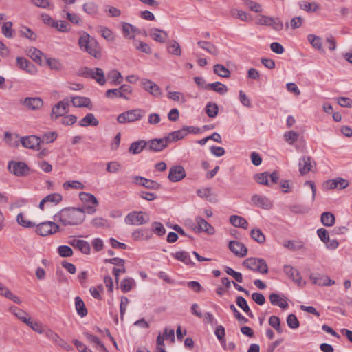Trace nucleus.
I'll list each match as a JSON object with an SVG mask.
<instances>
[{
	"mask_svg": "<svg viewBox=\"0 0 352 352\" xmlns=\"http://www.w3.org/2000/svg\"><path fill=\"white\" fill-rule=\"evenodd\" d=\"M85 217V210L80 208H65L54 214V220L72 226L82 224Z\"/></svg>",
	"mask_w": 352,
	"mask_h": 352,
	"instance_id": "f257e3e1",
	"label": "nucleus"
},
{
	"mask_svg": "<svg viewBox=\"0 0 352 352\" xmlns=\"http://www.w3.org/2000/svg\"><path fill=\"white\" fill-rule=\"evenodd\" d=\"M78 43L82 52L88 53L96 58L101 57V50L98 42L87 32L84 31L80 32Z\"/></svg>",
	"mask_w": 352,
	"mask_h": 352,
	"instance_id": "f03ea898",
	"label": "nucleus"
},
{
	"mask_svg": "<svg viewBox=\"0 0 352 352\" xmlns=\"http://www.w3.org/2000/svg\"><path fill=\"white\" fill-rule=\"evenodd\" d=\"M243 265L249 270L261 274H267L268 272L267 263L263 258H248L243 262Z\"/></svg>",
	"mask_w": 352,
	"mask_h": 352,
	"instance_id": "7ed1b4c3",
	"label": "nucleus"
},
{
	"mask_svg": "<svg viewBox=\"0 0 352 352\" xmlns=\"http://www.w3.org/2000/svg\"><path fill=\"white\" fill-rule=\"evenodd\" d=\"M144 111L140 109H131L120 114L117 121L120 124L140 120L143 117Z\"/></svg>",
	"mask_w": 352,
	"mask_h": 352,
	"instance_id": "20e7f679",
	"label": "nucleus"
},
{
	"mask_svg": "<svg viewBox=\"0 0 352 352\" xmlns=\"http://www.w3.org/2000/svg\"><path fill=\"white\" fill-rule=\"evenodd\" d=\"M82 75L94 79L100 85H103L106 82L104 72L99 67L94 69L84 67L82 70Z\"/></svg>",
	"mask_w": 352,
	"mask_h": 352,
	"instance_id": "39448f33",
	"label": "nucleus"
},
{
	"mask_svg": "<svg viewBox=\"0 0 352 352\" xmlns=\"http://www.w3.org/2000/svg\"><path fill=\"white\" fill-rule=\"evenodd\" d=\"M8 170L17 177H25L29 174V166L23 162L10 161L8 165Z\"/></svg>",
	"mask_w": 352,
	"mask_h": 352,
	"instance_id": "423d86ee",
	"label": "nucleus"
},
{
	"mask_svg": "<svg viewBox=\"0 0 352 352\" xmlns=\"http://www.w3.org/2000/svg\"><path fill=\"white\" fill-rule=\"evenodd\" d=\"M36 226V232L41 236H45L53 234L59 230V226L54 221H45Z\"/></svg>",
	"mask_w": 352,
	"mask_h": 352,
	"instance_id": "0eeeda50",
	"label": "nucleus"
},
{
	"mask_svg": "<svg viewBox=\"0 0 352 352\" xmlns=\"http://www.w3.org/2000/svg\"><path fill=\"white\" fill-rule=\"evenodd\" d=\"M149 221L148 215L142 212H132L125 217V222L129 225L140 226Z\"/></svg>",
	"mask_w": 352,
	"mask_h": 352,
	"instance_id": "6e6552de",
	"label": "nucleus"
},
{
	"mask_svg": "<svg viewBox=\"0 0 352 352\" xmlns=\"http://www.w3.org/2000/svg\"><path fill=\"white\" fill-rule=\"evenodd\" d=\"M68 111L69 102L67 100L59 101L52 107L50 118L52 120H56L59 117L64 116Z\"/></svg>",
	"mask_w": 352,
	"mask_h": 352,
	"instance_id": "1a4fd4ad",
	"label": "nucleus"
},
{
	"mask_svg": "<svg viewBox=\"0 0 352 352\" xmlns=\"http://www.w3.org/2000/svg\"><path fill=\"white\" fill-rule=\"evenodd\" d=\"M251 202L254 206L265 210H270L273 206V203L269 198L258 194L252 196Z\"/></svg>",
	"mask_w": 352,
	"mask_h": 352,
	"instance_id": "9d476101",
	"label": "nucleus"
},
{
	"mask_svg": "<svg viewBox=\"0 0 352 352\" xmlns=\"http://www.w3.org/2000/svg\"><path fill=\"white\" fill-rule=\"evenodd\" d=\"M315 166L316 162L310 156H303L299 160V173L301 175H305L311 171Z\"/></svg>",
	"mask_w": 352,
	"mask_h": 352,
	"instance_id": "9b49d317",
	"label": "nucleus"
},
{
	"mask_svg": "<svg viewBox=\"0 0 352 352\" xmlns=\"http://www.w3.org/2000/svg\"><path fill=\"white\" fill-rule=\"evenodd\" d=\"M142 86L144 90L149 92L155 97L160 98L162 95V92L160 87L151 80L144 78L141 81Z\"/></svg>",
	"mask_w": 352,
	"mask_h": 352,
	"instance_id": "f8f14e48",
	"label": "nucleus"
},
{
	"mask_svg": "<svg viewBox=\"0 0 352 352\" xmlns=\"http://www.w3.org/2000/svg\"><path fill=\"white\" fill-rule=\"evenodd\" d=\"M21 142L25 148L38 150L41 143V138L36 135H29L21 138Z\"/></svg>",
	"mask_w": 352,
	"mask_h": 352,
	"instance_id": "ddd939ff",
	"label": "nucleus"
},
{
	"mask_svg": "<svg viewBox=\"0 0 352 352\" xmlns=\"http://www.w3.org/2000/svg\"><path fill=\"white\" fill-rule=\"evenodd\" d=\"M186 177V172L183 166H174L169 170L168 179L172 182H177Z\"/></svg>",
	"mask_w": 352,
	"mask_h": 352,
	"instance_id": "4468645a",
	"label": "nucleus"
},
{
	"mask_svg": "<svg viewBox=\"0 0 352 352\" xmlns=\"http://www.w3.org/2000/svg\"><path fill=\"white\" fill-rule=\"evenodd\" d=\"M21 103L29 110L36 111L43 106V100L39 97H27Z\"/></svg>",
	"mask_w": 352,
	"mask_h": 352,
	"instance_id": "2eb2a0df",
	"label": "nucleus"
},
{
	"mask_svg": "<svg viewBox=\"0 0 352 352\" xmlns=\"http://www.w3.org/2000/svg\"><path fill=\"white\" fill-rule=\"evenodd\" d=\"M133 179L134 180L135 184L144 186L148 189L158 190L161 187L160 184L157 182L141 176H134L133 177Z\"/></svg>",
	"mask_w": 352,
	"mask_h": 352,
	"instance_id": "dca6fc26",
	"label": "nucleus"
},
{
	"mask_svg": "<svg viewBox=\"0 0 352 352\" xmlns=\"http://www.w3.org/2000/svg\"><path fill=\"white\" fill-rule=\"evenodd\" d=\"M228 246L230 251L239 257H244L247 254V248L239 241H231Z\"/></svg>",
	"mask_w": 352,
	"mask_h": 352,
	"instance_id": "f3484780",
	"label": "nucleus"
},
{
	"mask_svg": "<svg viewBox=\"0 0 352 352\" xmlns=\"http://www.w3.org/2000/svg\"><path fill=\"white\" fill-rule=\"evenodd\" d=\"M195 221L197 223V226L195 227L194 230H197V232H206L208 234H214V228L205 219L200 217H196Z\"/></svg>",
	"mask_w": 352,
	"mask_h": 352,
	"instance_id": "a211bd4d",
	"label": "nucleus"
},
{
	"mask_svg": "<svg viewBox=\"0 0 352 352\" xmlns=\"http://www.w3.org/2000/svg\"><path fill=\"white\" fill-rule=\"evenodd\" d=\"M69 243L85 254H89L90 253L91 247L89 243L86 241L73 238L69 241Z\"/></svg>",
	"mask_w": 352,
	"mask_h": 352,
	"instance_id": "6ab92c4d",
	"label": "nucleus"
},
{
	"mask_svg": "<svg viewBox=\"0 0 352 352\" xmlns=\"http://www.w3.org/2000/svg\"><path fill=\"white\" fill-rule=\"evenodd\" d=\"M16 64L19 69L25 70L30 74H34L36 72L34 65L23 57H17Z\"/></svg>",
	"mask_w": 352,
	"mask_h": 352,
	"instance_id": "aec40b11",
	"label": "nucleus"
},
{
	"mask_svg": "<svg viewBox=\"0 0 352 352\" xmlns=\"http://www.w3.org/2000/svg\"><path fill=\"white\" fill-rule=\"evenodd\" d=\"M71 102L75 107H87L91 109V102L89 98L83 96H74L71 98Z\"/></svg>",
	"mask_w": 352,
	"mask_h": 352,
	"instance_id": "412c9836",
	"label": "nucleus"
},
{
	"mask_svg": "<svg viewBox=\"0 0 352 352\" xmlns=\"http://www.w3.org/2000/svg\"><path fill=\"white\" fill-rule=\"evenodd\" d=\"M149 34L153 40L160 43H164L168 36L166 31L158 28L151 29Z\"/></svg>",
	"mask_w": 352,
	"mask_h": 352,
	"instance_id": "4be33fe9",
	"label": "nucleus"
},
{
	"mask_svg": "<svg viewBox=\"0 0 352 352\" xmlns=\"http://www.w3.org/2000/svg\"><path fill=\"white\" fill-rule=\"evenodd\" d=\"M122 32L124 37L129 39L134 38L135 34L140 32L138 28L128 23H122Z\"/></svg>",
	"mask_w": 352,
	"mask_h": 352,
	"instance_id": "5701e85b",
	"label": "nucleus"
},
{
	"mask_svg": "<svg viewBox=\"0 0 352 352\" xmlns=\"http://www.w3.org/2000/svg\"><path fill=\"white\" fill-rule=\"evenodd\" d=\"M152 236V232L148 229H138L132 233V237L135 241L148 240Z\"/></svg>",
	"mask_w": 352,
	"mask_h": 352,
	"instance_id": "b1692460",
	"label": "nucleus"
},
{
	"mask_svg": "<svg viewBox=\"0 0 352 352\" xmlns=\"http://www.w3.org/2000/svg\"><path fill=\"white\" fill-rule=\"evenodd\" d=\"M269 298L270 302L274 305H277L282 309H286L288 307L287 299L286 298H281L277 294H271Z\"/></svg>",
	"mask_w": 352,
	"mask_h": 352,
	"instance_id": "393cba45",
	"label": "nucleus"
},
{
	"mask_svg": "<svg viewBox=\"0 0 352 352\" xmlns=\"http://www.w3.org/2000/svg\"><path fill=\"white\" fill-rule=\"evenodd\" d=\"M284 272L294 280V282L300 284L301 283V276H300V274L298 271L296 269H294L291 265H285L284 266Z\"/></svg>",
	"mask_w": 352,
	"mask_h": 352,
	"instance_id": "a878e982",
	"label": "nucleus"
},
{
	"mask_svg": "<svg viewBox=\"0 0 352 352\" xmlns=\"http://www.w3.org/2000/svg\"><path fill=\"white\" fill-rule=\"evenodd\" d=\"M197 45L201 48H202L203 50H206V52L214 56H217L219 53L218 48L214 44L209 41H199L197 42Z\"/></svg>",
	"mask_w": 352,
	"mask_h": 352,
	"instance_id": "bb28decb",
	"label": "nucleus"
},
{
	"mask_svg": "<svg viewBox=\"0 0 352 352\" xmlns=\"http://www.w3.org/2000/svg\"><path fill=\"white\" fill-rule=\"evenodd\" d=\"M172 256L177 260L180 261L188 265H194L195 263L192 261L190 257V254L188 252L186 251H178L174 254H172Z\"/></svg>",
	"mask_w": 352,
	"mask_h": 352,
	"instance_id": "cd10ccee",
	"label": "nucleus"
},
{
	"mask_svg": "<svg viewBox=\"0 0 352 352\" xmlns=\"http://www.w3.org/2000/svg\"><path fill=\"white\" fill-rule=\"evenodd\" d=\"M80 126L87 127L89 126H96L99 124L98 120L93 113H87L79 122Z\"/></svg>",
	"mask_w": 352,
	"mask_h": 352,
	"instance_id": "c85d7f7f",
	"label": "nucleus"
},
{
	"mask_svg": "<svg viewBox=\"0 0 352 352\" xmlns=\"http://www.w3.org/2000/svg\"><path fill=\"white\" fill-rule=\"evenodd\" d=\"M146 146L147 142L145 140L134 142L131 144L129 148V152L133 155L139 154L146 147Z\"/></svg>",
	"mask_w": 352,
	"mask_h": 352,
	"instance_id": "c756f323",
	"label": "nucleus"
},
{
	"mask_svg": "<svg viewBox=\"0 0 352 352\" xmlns=\"http://www.w3.org/2000/svg\"><path fill=\"white\" fill-rule=\"evenodd\" d=\"M205 89H212L219 94H225L228 91V87L220 82L209 83L205 85Z\"/></svg>",
	"mask_w": 352,
	"mask_h": 352,
	"instance_id": "7c9ffc66",
	"label": "nucleus"
},
{
	"mask_svg": "<svg viewBox=\"0 0 352 352\" xmlns=\"http://www.w3.org/2000/svg\"><path fill=\"white\" fill-rule=\"evenodd\" d=\"M230 223L234 227L248 229V222L242 217L238 215H232L230 217Z\"/></svg>",
	"mask_w": 352,
	"mask_h": 352,
	"instance_id": "2f4dec72",
	"label": "nucleus"
},
{
	"mask_svg": "<svg viewBox=\"0 0 352 352\" xmlns=\"http://www.w3.org/2000/svg\"><path fill=\"white\" fill-rule=\"evenodd\" d=\"M283 246L292 251H297L303 250L305 244L300 240H288L284 242Z\"/></svg>",
	"mask_w": 352,
	"mask_h": 352,
	"instance_id": "473e14b6",
	"label": "nucleus"
},
{
	"mask_svg": "<svg viewBox=\"0 0 352 352\" xmlns=\"http://www.w3.org/2000/svg\"><path fill=\"white\" fill-rule=\"evenodd\" d=\"M11 311L14 314L16 317H17L19 320H21L23 322L26 324L29 322V320L31 318L29 314L25 311L16 307H10Z\"/></svg>",
	"mask_w": 352,
	"mask_h": 352,
	"instance_id": "72a5a7b5",
	"label": "nucleus"
},
{
	"mask_svg": "<svg viewBox=\"0 0 352 352\" xmlns=\"http://www.w3.org/2000/svg\"><path fill=\"white\" fill-rule=\"evenodd\" d=\"M147 144H148L149 150L152 151L159 152L165 149L164 144H163V141H162L161 138L151 140L147 142Z\"/></svg>",
	"mask_w": 352,
	"mask_h": 352,
	"instance_id": "f704fd0d",
	"label": "nucleus"
},
{
	"mask_svg": "<svg viewBox=\"0 0 352 352\" xmlns=\"http://www.w3.org/2000/svg\"><path fill=\"white\" fill-rule=\"evenodd\" d=\"M75 307L78 314L80 317H85L87 314V310L82 298L79 296L75 298Z\"/></svg>",
	"mask_w": 352,
	"mask_h": 352,
	"instance_id": "c9c22d12",
	"label": "nucleus"
},
{
	"mask_svg": "<svg viewBox=\"0 0 352 352\" xmlns=\"http://www.w3.org/2000/svg\"><path fill=\"white\" fill-rule=\"evenodd\" d=\"M300 9L309 12H315L320 10V6L316 2L309 3L306 1H302L298 3Z\"/></svg>",
	"mask_w": 352,
	"mask_h": 352,
	"instance_id": "e433bc0d",
	"label": "nucleus"
},
{
	"mask_svg": "<svg viewBox=\"0 0 352 352\" xmlns=\"http://www.w3.org/2000/svg\"><path fill=\"white\" fill-rule=\"evenodd\" d=\"M321 222L324 226H333L336 222L335 216L330 212H324L321 214Z\"/></svg>",
	"mask_w": 352,
	"mask_h": 352,
	"instance_id": "4c0bfd02",
	"label": "nucleus"
},
{
	"mask_svg": "<svg viewBox=\"0 0 352 352\" xmlns=\"http://www.w3.org/2000/svg\"><path fill=\"white\" fill-rule=\"evenodd\" d=\"M82 10L87 14L94 16L98 12V6L94 1H89L83 4Z\"/></svg>",
	"mask_w": 352,
	"mask_h": 352,
	"instance_id": "58836bf2",
	"label": "nucleus"
},
{
	"mask_svg": "<svg viewBox=\"0 0 352 352\" xmlns=\"http://www.w3.org/2000/svg\"><path fill=\"white\" fill-rule=\"evenodd\" d=\"M251 238L259 244H264L265 242V236L258 228H254L250 232Z\"/></svg>",
	"mask_w": 352,
	"mask_h": 352,
	"instance_id": "ea45409f",
	"label": "nucleus"
},
{
	"mask_svg": "<svg viewBox=\"0 0 352 352\" xmlns=\"http://www.w3.org/2000/svg\"><path fill=\"white\" fill-rule=\"evenodd\" d=\"M84 336L87 338V339L91 342L97 345L98 349L101 352H106L107 349L104 345L100 342L99 338L88 332H85Z\"/></svg>",
	"mask_w": 352,
	"mask_h": 352,
	"instance_id": "a19ab883",
	"label": "nucleus"
},
{
	"mask_svg": "<svg viewBox=\"0 0 352 352\" xmlns=\"http://www.w3.org/2000/svg\"><path fill=\"white\" fill-rule=\"evenodd\" d=\"M60 16L63 18H67L71 23L74 24H78L80 21V19L78 14L75 13H70L67 11L66 6H65L61 11Z\"/></svg>",
	"mask_w": 352,
	"mask_h": 352,
	"instance_id": "79ce46f5",
	"label": "nucleus"
},
{
	"mask_svg": "<svg viewBox=\"0 0 352 352\" xmlns=\"http://www.w3.org/2000/svg\"><path fill=\"white\" fill-rule=\"evenodd\" d=\"M214 72L218 76L223 78H228L230 76V72L221 64H216L213 67Z\"/></svg>",
	"mask_w": 352,
	"mask_h": 352,
	"instance_id": "37998d69",
	"label": "nucleus"
},
{
	"mask_svg": "<svg viewBox=\"0 0 352 352\" xmlns=\"http://www.w3.org/2000/svg\"><path fill=\"white\" fill-rule=\"evenodd\" d=\"M16 222L19 225L24 228H33L36 226V223L28 220L23 212L18 214L16 217Z\"/></svg>",
	"mask_w": 352,
	"mask_h": 352,
	"instance_id": "c03bdc74",
	"label": "nucleus"
},
{
	"mask_svg": "<svg viewBox=\"0 0 352 352\" xmlns=\"http://www.w3.org/2000/svg\"><path fill=\"white\" fill-rule=\"evenodd\" d=\"M168 53L175 55L180 56L182 54V50L180 45L176 41H170L167 45Z\"/></svg>",
	"mask_w": 352,
	"mask_h": 352,
	"instance_id": "a18cd8bd",
	"label": "nucleus"
},
{
	"mask_svg": "<svg viewBox=\"0 0 352 352\" xmlns=\"http://www.w3.org/2000/svg\"><path fill=\"white\" fill-rule=\"evenodd\" d=\"M79 198L84 203H92L95 206L98 204V201L96 197L91 193L81 192L79 194Z\"/></svg>",
	"mask_w": 352,
	"mask_h": 352,
	"instance_id": "49530a36",
	"label": "nucleus"
},
{
	"mask_svg": "<svg viewBox=\"0 0 352 352\" xmlns=\"http://www.w3.org/2000/svg\"><path fill=\"white\" fill-rule=\"evenodd\" d=\"M307 39L315 49L322 50V42L320 37L314 34H309L307 36Z\"/></svg>",
	"mask_w": 352,
	"mask_h": 352,
	"instance_id": "de8ad7c7",
	"label": "nucleus"
},
{
	"mask_svg": "<svg viewBox=\"0 0 352 352\" xmlns=\"http://www.w3.org/2000/svg\"><path fill=\"white\" fill-rule=\"evenodd\" d=\"M135 285V282L132 278H124L121 281L120 283V289L121 290L126 293L129 292L133 287Z\"/></svg>",
	"mask_w": 352,
	"mask_h": 352,
	"instance_id": "09e8293b",
	"label": "nucleus"
},
{
	"mask_svg": "<svg viewBox=\"0 0 352 352\" xmlns=\"http://www.w3.org/2000/svg\"><path fill=\"white\" fill-rule=\"evenodd\" d=\"M52 27L62 32H67L70 30L69 23L62 20H54L52 24Z\"/></svg>",
	"mask_w": 352,
	"mask_h": 352,
	"instance_id": "8fccbe9b",
	"label": "nucleus"
},
{
	"mask_svg": "<svg viewBox=\"0 0 352 352\" xmlns=\"http://www.w3.org/2000/svg\"><path fill=\"white\" fill-rule=\"evenodd\" d=\"M219 111L218 105L216 103L208 102L206 107V112L208 117L215 118Z\"/></svg>",
	"mask_w": 352,
	"mask_h": 352,
	"instance_id": "3c124183",
	"label": "nucleus"
},
{
	"mask_svg": "<svg viewBox=\"0 0 352 352\" xmlns=\"http://www.w3.org/2000/svg\"><path fill=\"white\" fill-rule=\"evenodd\" d=\"M108 78L112 80V82L114 85H118L121 84L123 80V77L122 76L120 72L117 70H112L107 74Z\"/></svg>",
	"mask_w": 352,
	"mask_h": 352,
	"instance_id": "603ef678",
	"label": "nucleus"
},
{
	"mask_svg": "<svg viewBox=\"0 0 352 352\" xmlns=\"http://www.w3.org/2000/svg\"><path fill=\"white\" fill-rule=\"evenodd\" d=\"M0 294L2 295V296H4L5 297H6L8 299H10L11 300H12L13 302H16L17 304H20L21 302V300H20V298L17 296H16L14 294H12L5 286L3 288H1V291L0 292Z\"/></svg>",
	"mask_w": 352,
	"mask_h": 352,
	"instance_id": "864d4df0",
	"label": "nucleus"
},
{
	"mask_svg": "<svg viewBox=\"0 0 352 352\" xmlns=\"http://www.w3.org/2000/svg\"><path fill=\"white\" fill-rule=\"evenodd\" d=\"M197 195L203 199H206L210 201H212V193L211 188H204L201 189H198L197 191Z\"/></svg>",
	"mask_w": 352,
	"mask_h": 352,
	"instance_id": "5fc2aeb1",
	"label": "nucleus"
},
{
	"mask_svg": "<svg viewBox=\"0 0 352 352\" xmlns=\"http://www.w3.org/2000/svg\"><path fill=\"white\" fill-rule=\"evenodd\" d=\"M28 54L35 62L38 63H41L42 52L39 50L35 47H31L28 50Z\"/></svg>",
	"mask_w": 352,
	"mask_h": 352,
	"instance_id": "6e6d98bb",
	"label": "nucleus"
},
{
	"mask_svg": "<svg viewBox=\"0 0 352 352\" xmlns=\"http://www.w3.org/2000/svg\"><path fill=\"white\" fill-rule=\"evenodd\" d=\"M63 187L65 190H67L69 188L83 189L85 186L80 182L74 180L65 182L63 184Z\"/></svg>",
	"mask_w": 352,
	"mask_h": 352,
	"instance_id": "4d7b16f0",
	"label": "nucleus"
},
{
	"mask_svg": "<svg viewBox=\"0 0 352 352\" xmlns=\"http://www.w3.org/2000/svg\"><path fill=\"white\" fill-rule=\"evenodd\" d=\"M285 140L290 145L296 142L299 137V134L294 131L286 132L283 135Z\"/></svg>",
	"mask_w": 352,
	"mask_h": 352,
	"instance_id": "13d9d810",
	"label": "nucleus"
},
{
	"mask_svg": "<svg viewBox=\"0 0 352 352\" xmlns=\"http://www.w3.org/2000/svg\"><path fill=\"white\" fill-rule=\"evenodd\" d=\"M269 174L267 172H263L254 175V179L260 184L270 186L268 179Z\"/></svg>",
	"mask_w": 352,
	"mask_h": 352,
	"instance_id": "bf43d9fd",
	"label": "nucleus"
},
{
	"mask_svg": "<svg viewBox=\"0 0 352 352\" xmlns=\"http://www.w3.org/2000/svg\"><path fill=\"white\" fill-rule=\"evenodd\" d=\"M105 96L107 98H113V97H116V98H124L126 100H128L129 98L126 97V96L125 95H122V94L121 93V91L120 89V87L118 88V89H108L106 93H105Z\"/></svg>",
	"mask_w": 352,
	"mask_h": 352,
	"instance_id": "052dcab7",
	"label": "nucleus"
},
{
	"mask_svg": "<svg viewBox=\"0 0 352 352\" xmlns=\"http://www.w3.org/2000/svg\"><path fill=\"white\" fill-rule=\"evenodd\" d=\"M152 228L153 232L159 236H162L166 233V229L160 222H153L152 223Z\"/></svg>",
	"mask_w": 352,
	"mask_h": 352,
	"instance_id": "680f3d73",
	"label": "nucleus"
},
{
	"mask_svg": "<svg viewBox=\"0 0 352 352\" xmlns=\"http://www.w3.org/2000/svg\"><path fill=\"white\" fill-rule=\"evenodd\" d=\"M58 254L62 257H69L73 255L72 249L67 245H60L58 248Z\"/></svg>",
	"mask_w": 352,
	"mask_h": 352,
	"instance_id": "e2e57ef3",
	"label": "nucleus"
},
{
	"mask_svg": "<svg viewBox=\"0 0 352 352\" xmlns=\"http://www.w3.org/2000/svg\"><path fill=\"white\" fill-rule=\"evenodd\" d=\"M46 203L50 202L54 204H59L62 199V195L59 193H52L44 197Z\"/></svg>",
	"mask_w": 352,
	"mask_h": 352,
	"instance_id": "0e129e2a",
	"label": "nucleus"
},
{
	"mask_svg": "<svg viewBox=\"0 0 352 352\" xmlns=\"http://www.w3.org/2000/svg\"><path fill=\"white\" fill-rule=\"evenodd\" d=\"M225 271L228 275L232 276L237 282H243V276L241 273L234 271L230 267H226Z\"/></svg>",
	"mask_w": 352,
	"mask_h": 352,
	"instance_id": "69168bd1",
	"label": "nucleus"
},
{
	"mask_svg": "<svg viewBox=\"0 0 352 352\" xmlns=\"http://www.w3.org/2000/svg\"><path fill=\"white\" fill-rule=\"evenodd\" d=\"M287 324L292 329H296L299 327V321L296 315L291 314L287 318Z\"/></svg>",
	"mask_w": 352,
	"mask_h": 352,
	"instance_id": "338daca9",
	"label": "nucleus"
},
{
	"mask_svg": "<svg viewBox=\"0 0 352 352\" xmlns=\"http://www.w3.org/2000/svg\"><path fill=\"white\" fill-rule=\"evenodd\" d=\"M243 1L245 3V5L248 6V8L252 11H254L255 12H261L263 11L261 6L259 3L254 2L252 0H243Z\"/></svg>",
	"mask_w": 352,
	"mask_h": 352,
	"instance_id": "774afa93",
	"label": "nucleus"
}]
</instances>
